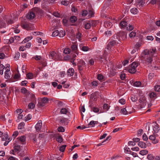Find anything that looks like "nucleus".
Segmentation results:
<instances>
[{
    "label": "nucleus",
    "instance_id": "5fc2aeb1",
    "mask_svg": "<svg viewBox=\"0 0 160 160\" xmlns=\"http://www.w3.org/2000/svg\"><path fill=\"white\" fill-rule=\"evenodd\" d=\"M61 4L65 6L68 5L69 4V2L67 0H64L61 2Z\"/></svg>",
    "mask_w": 160,
    "mask_h": 160
},
{
    "label": "nucleus",
    "instance_id": "79ce46f5",
    "mask_svg": "<svg viewBox=\"0 0 160 160\" xmlns=\"http://www.w3.org/2000/svg\"><path fill=\"white\" fill-rule=\"evenodd\" d=\"M20 56V53L19 52H16L14 56V58L15 59V60H18L19 58V56Z\"/></svg>",
    "mask_w": 160,
    "mask_h": 160
},
{
    "label": "nucleus",
    "instance_id": "6e6552de",
    "mask_svg": "<svg viewBox=\"0 0 160 160\" xmlns=\"http://www.w3.org/2000/svg\"><path fill=\"white\" fill-rule=\"evenodd\" d=\"M146 98L144 96H142L141 97L140 99L139 102L140 103L143 104V106H145L146 105Z\"/></svg>",
    "mask_w": 160,
    "mask_h": 160
},
{
    "label": "nucleus",
    "instance_id": "de8ad7c7",
    "mask_svg": "<svg viewBox=\"0 0 160 160\" xmlns=\"http://www.w3.org/2000/svg\"><path fill=\"white\" fill-rule=\"evenodd\" d=\"M57 105H58V107H64V104L62 102L58 101V102Z\"/></svg>",
    "mask_w": 160,
    "mask_h": 160
},
{
    "label": "nucleus",
    "instance_id": "37998d69",
    "mask_svg": "<svg viewBox=\"0 0 160 160\" xmlns=\"http://www.w3.org/2000/svg\"><path fill=\"white\" fill-rule=\"evenodd\" d=\"M35 106V105L32 102H30L28 105V107L30 109H33Z\"/></svg>",
    "mask_w": 160,
    "mask_h": 160
},
{
    "label": "nucleus",
    "instance_id": "b1692460",
    "mask_svg": "<svg viewBox=\"0 0 160 160\" xmlns=\"http://www.w3.org/2000/svg\"><path fill=\"white\" fill-rule=\"evenodd\" d=\"M77 20V18L75 16H72L70 18V21L72 23L75 22Z\"/></svg>",
    "mask_w": 160,
    "mask_h": 160
},
{
    "label": "nucleus",
    "instance_id": "4468645a",
    "mask_svg": "<svg viewBox=\"0 0 160 160\" xmlns=\"http://www.w3.org/2000/svg\"><path fill=\"white\" fill-rule=\"evenodd\" d=\"M35 16V13L32 12H30L27 16V18L29 19H33Z\"/></svg>",
    "mask_w": 160,
    "mask_h": 160
},
{
    "label": "nucleus",
    "instance_id": "58836bf2",
    "mask_svg": "<svg viewBox=\"0 0 160 160\" xmlns=\"http://www.w3.org/2000/svg\"><path fill=\"white\" fill-rule=\"evenodd\" d=\"M154 90L156 92H160V85H156L154 86Z\"/></svg>",
    "mask_w": 160,
    "mask_h": 160
},
{
    "label": "nucleus",
    "instance_id": "09e8293b",
    "mask_svg": "<svg viewBox=\"0 0 160 160\" xmlns=\"http://www.w3.org/2000/svg\"><path fill=\"white\" fill-rule=\"evenodd\" d=\"M57 141L59 142H61L62 141V138L61 136H58L56 138Z\"/></svg>",
    "mask_w": 160,
    "mask_h": 160
},
{
    "label": "nucleus",
    "instance_id": "6e6d98bb",
    "mask_svg": "<svg viewBox=\"0 0 160 160\" xmlns=\"http://www.w3.org/2000/svg\"><path fill=\"white\" fill-rule=\"evenodd\" d=\"M141 82L139 81H136L134 83V85L135 86L138 87L140 86Z\"/></svg>",
    "mask_w": 160,
    "mask_h": 160
},
{
    "label": "nucleus",
    "instance_id": "5701e85b",
    "mask_svg": "<svg viewBox=\"0 0 160 160\" xmlns=\"http://www.w3.org/2000/svg\"><path fill=\"white\" fill-rule=\"evenodd\" d=\"M17 139L23 142L25 141L26 137L24 136H22L19 137L17 138Z\"/></svg>",
    "mask_w": 160,
    "mask_h": 160
},
{
    "label": "nucleus",
    "instance_id": "774afa93",
    "mask_svg": "<svg viewBox=\"0 0 160 160\" xmlns=\"http://www.w3.org/2000/svg\"><path fill=\"white\" fill-rule=\"evenodd\" d=\"M28 83V81L26 80L22 81L21 83V85L22 86H26L27 84Z\"/></svg>",
    "mask_w": 160,
    "mask_h": 160
},
{
    "label": "nucleus",
    "instance_id": "f03ea898",
    "mask_svg": "<svg viewBox=\"0 0 160 160\" xmlns=\"http://www.w3.org/2000/svg\"><path fill=\"white\" fill-rule=\"evenodd\" d=\"M48 102V98L45 97L41 98L38 102L37 105L39 107H42L44 106Z\"/></svg>",
    "mask_w": 160,
    "mask_h": 160
},
{
    "label": "nucleus",
    "instance_id": "2eb2a0df",
    "mask_svg": "<svg viewBox=\"0 0 160 160\" xmlns=\"http://www.w3.org/2000/svg\"><path fill=\"white\" fill-rule=\"evenodd\" d=\"M89 107L91 108L92 110L95 113H98L99 112V108L96 107H92L91 105H90Z\"/></svg>",
    "mask_w": 160,
    "mask_h": 160
},
{
    "label": "nucleus",
    "instance_id": "f3484780",
    "mask_svg": "<svg viewBox=\"0 0 160 160\" xmlns=\"http://www.w3.org/2000/svg\"><path fill=\"white\" fill-rule=\"evenodd\" d=\"M149 52V55L152 57L156 52V49H152L148 50Z\"/></svg>",
    "mask_w": 160,
    "mask_h": 160
},
{
    "label": "nucleus",
    "instance_id": "a211bd4d",
    "mask_svg": "<svg viewBox=\"0 0 160 160\" xmlns=\"http://www.w3.org/2000/svg\"><path fill=\"white\" fill-rule=\"evenodd\" d=\"M138 6L139 7H142L145 4V1L143 0H139L138 2Z\"/></svg>",
    "mask_w": 160,
    "mask_h": 160
},
{
    "label": "nucleus",
    "instance_id": "aec40b11",
    "mask_svg": "<svg viewBox=\"0 0 160 160\" xmlns=\"http://www.w3.org/2000/svg\"><path fill=\"white\" fill-rule=\"evenodd\" d=\"M121 112L122 114L124 115H127L128 113L130 114L131 113V112H128L126 110L125 108H123L121 109Z\"/></svg>",
    "mask_w": 160,
    "mask_h": 160
},
{
    "label": "nucleus",
    "instance_id": "4c0bfd02",
    "mask_svg": "<svg viewBox=\"0 0 160 160\" xmlns=\"http://www.w3.org/2000/svg\"><path fill=\"white\" fill-rule=\"evenodd\" d=\"M59 35V31L58 30H56L53 31L52 34V37H56Z\"/></svg>",
    "mask_w": 160,
    "mask_h": 160
},
{
    "label": "nucleus",
    "instance_id": "9b49d317",
    "mask_svg": "<svg viewBox=\"0 0 160 160\" xmlns=\"http://www.w3.org/2000/svg\"><path fill=\"white\" fill-rule=\"evenodd\" d=\"M138 145L139 147L143 148H145L147 147L146 144L142 141L139 142L138 143Z\"/></svg>",
    "mask_w": 160,
    "mask_h": 160
},
{
    "label": "nucleus",
    "instance_id": "f8f14e48",
    "mask_svg": "<svg viewBox=\"0 0 160 160\" xmlns=\"http://www.w3.org/2000/svg\"><path fill=\"white\" fill-rule=\"evenodd\" d=\"M153 130L156 133L158 132L160 130L158 125L157 123H155V125L153 126Z\"/></svg>",
    "mask_w": 160,
    "mask_h": 160
},
{
    "label": "nucleus",
    "instance_id": "a19ab883",
    "mask_svg": "<svg viewBox=\"0 0 160 160\" xmlns=\"http://www.w3.org/2000/svg\"><path fill=\"white\" fill-rule=\"evenodd\" d=\"M71 50L69 48H66L63 51V53L65 54H68L70 53Z\"/></svg>",
    "mask_w": 160,
    "mask_h": 160
},
{
    "label": "nucleus",
    "instance_id": "f257e3e1",
    "mask_svg": "<svg viewBox=\"0 0 160 160\" xmlns=\"http://www.w3.org/2000/svg\"><path fill=\"white\" fill-rule=\"evenodd\" d=\"M138 66V63L133 62H132L130 66L128 67V70L129 72L131 73H135L136 71V68Z\"/></svg>",
    "mask_w": 160,
    "mask_h": 160
},
{
    "label": "nucleus",
    "instance_id": "20e7f679",
    "mask_svg": "<svg viewBox=\"0 0 160 160\" xmlns=\"http://www.w3.org/2000/svg\"><path fill=\"white\" fill-rule=\"evenodd\" d=\"M22 27L27 30H32L33 28V26L32 24L28 22H25L22 25Z\"/></svg>",
    "mask_w": 160,
    "mask_h": 160
},
{
    "label": "nucleus",
    "instance_id": "0e129e2a",
    "mask_svg": "<svg viewBox=\"0 0 160 160\" xmlns=\"http://www.w3.org/2000/svg\"><path fill=\"white\" fill-rule=\"evenodd\" d=\"M88 125L91 126V127H93L95 126V123L94 121H91L88 124Z\"/></svg>",
    "mask_w": 160,
    "mask_h": 160
},
{
    "label": "nucleus",
    "instance_id": "bb28decb",
    "mask_svg": "<svg viewBox=\"0 0 160 160\" xmlns=\"http://www.w3.org/2000/svg\"><path fill=\"white\" fill-rule=\"evenodd\" d=\"M32 38V37L31 36L28 37L24 39V40L22 41V43H25L29 40H31Z\"/></svg>",
    "mask_w": 160,
    "mask_h": 160
},
{
    "label": "nucleus",
    "instance_id": "c9c22d12",
    "mask_svg": "<svg viewBox=\"0 0 160 160\" xmlns=\"http://www.w3.org/2000/svg\"><path fill=\"white\" fill-rule=\"evenodd\" d=\"M76 38L78 39L79 41L81 40V38L82 36V33L79 32H78L76 34Z\"/></svg>",
    "mask_w": 160,
    "mask_h": 160
},
{
    "label": "nucleus",
    "instance_id": "bf43d9fd",
    "mask_svg": "<svg viewBox=\"0 0 160 160\" xmlns=\"http://www.w3.org/2000/svg\"><path fill=\"white\" fill-rule=\"evenodd\" d=\"M6 27V24L2 21L0 22V28H5Z\"/></svg>",
    "mask_w": 160,
    "mask_h": 160
},
{
    "label": "nucleus",
    "instance_id": "393cba45",
    "mask_svg": "<svg viewBox=\"0 0 160 160\" xmlns=\"http://www.w3.org/2000/svg\"><path fill=\"white\" fill-rule=\"evenodd\" d=\"M66 34L65 31L61 30L59 32L58 36L60 37H63L65 36Z\"/></svg>",
    "mask_w": 160,
    "mask_h": 160
},
{
    "label": "nucleus",
    "instance_id": "39448f33",
    "mask_svg": "<svg viewBox=\"0 0 160 160\" xmlns=\"http://www.w3.org/2000/svg\"><path fill=\"white\" fill-rule=\"evenodd\" d=\"M85 63L82 60H79L78 63V66L79 71H81L83 68V67L85 65Z\"/></svg>",
    "mask_w": 160,
    "mask_h": 160
},
{
    "label": "nucleus",
    "instance_id": "3c124183",
    "mask_svg": "<svg viewBox=\"0 0 160 160\" xmlns=\"http://www.w3.org/2000/svg\"><path fill=\"white\" fill-rule=\"evenodd\" d=\"M34 10L36 11H38V13L40 14H42L43 13V11L40 8H36L34 9Z\"/></svg>",
    "mask_w": 160,
    "mask_h": 160
},
{
    "label": "nucleus",
    "instance_id": "9d476101",
    "mask_svg": "<svg viewBox=\"0 0 160 160\" xmlns=\"http://www.w3.org/2000/svg\"><path fill=\"white\" fill-rule=\"evenodd\" d=\"M56 53L55 52L52 51L50 52L49 57L50 58L55 60L56 58Z\"/></svg>",
    "mask_w": 160,
    "mask_h": 160
},
{
    "label": "nucleus",
    "instance_id": "473e14b6",
    "mask_svg": "<svg viewBox=\"0 0 160 160\" xmlns=\"http://www.w3.org/2000/svg\"><path fill=\"white\" fill-rule=\"evenodd\" d=\"M130 11L132 13L136 14L138 13V11L136 8H133L131 9Z\"/></svg>",
    "mask_w": 160,
    "mask_h": 160
},
{
    "label": "nucleus",
    "instance_id": "13d9d810",
    "mask_svg": "<svg viewBox=\"0 0 160 160\" xmlns=\"http://www.w3.org/2000/svg\"><path fill=\"white\" fill-rule=\"evenodd\" d=\"M81 49L84 52L88 51L89 50V48L87 46H83L82 47Z\"/></svg>",
    "mask_w": 160,
    "mask_h": 160
},
{
    "label": "nucleus",
    "instance_id": "4be33fe9",
    "mask_svg": "<svg viewBox=\"0 0 160 160\" xmlns=\"http://www.w3.org/2000/svg\"><path fill=\"white\" fill-rule=\"evenodd\" d=\"M127 23L125 21H122L120 23V26L121 28H125L127 25Z\"/></svg>",
    "mask_w": 160,
    "mask_h": 160
},
{
    "label": "nucleus",
    "instance_id": "f704fd0d",
    "mask_svg": "<svg viewBox=\"0 0 160 160\" xmlns=\"http://www.w3.org/2000/svg\"><path fill=\"white\" fill-rule=\"evenodd\" d=\"M68 110L64 108H62L60 110V113L61 114H66L67 113Z\"/></svg>",
    "mask_w": 160,
    "mask_h": 160
},
{
    "label": "nucleus",
    "instance_id": "7c9ffc66",
    "mask_svg": "<svg viewBox=\"0 0 160 160\" xmlns=\"http://www.w3.org/2000/svg\"><path fill=\"white\" fill-rule=\"evenodd\" d=\"M109 107L107 103L104 104L103 106V109L105 110V112H107L108 110Z\"/></svg>",
    "mask_w": 160,
    "mask_h": 160
},
{
    "label": "nucleus",
    "instance_id": "a878e982",
    "mask_svg": "<svg viewBox=\"0 0 160 160\" xmlns=\"http://www.w3.org/2000/svg\"><path fill=\"white\" fill-rule=\"evenodd\" d=\"M131 99L132 102H135L137 101L138 100V98L137 96L134 95H132Z\"/></svg>",
    "mask_w": 160,
    "mask_h": 160
},
{
    "label": "nucleus",
    "instance_id": "603ef678",
    "mask_svg": "<svg viewBox=\"0 0 160 160\" xmlns=\"http://www.w3.org/2000/svg\"><path fill=\"white\" fill-rule=\"evenodd\" d=\"M32 117L31 115L30 114H28L27 116L25 118V121H27L29 120H30Z\"/></svg>",
    "mask_w": 160,
    "mask_h": 160
},
{
    "label": "nucleus",
    "instance_id": "423d86ee",
    "mask_svg": "<svg viewBox=\"0 0 160 160\" xmlns=\"http://www.w3.org/2000/svg\"><path fill=\"white\" fill-rule=\"evenodd\" d=\"M149 139L152 141V142L154 144H156L158 142L159 140L158 139H156L154 135H150L149 137Z\"/></svg>",
    "mask_w": 160,
    "mask_h": 160
},
{
    "label": "nucleus",
    "instance_id": "4d7b16f0",
    "mask_svg": "<svg viewBox=\"0 0 160 160\" xmlns=\"http://www.w3.org/2000/svg\"><path fill=\"white\" fill-rule=\"evenodd\" d=\"M119 102L122 105L125 104L126 102L125 100L123 98H122L119 100Z\"/></svg>",
    "mask_w": 160,
    "mask_h": 160
},
{
    "label": "nucleus",
    "instance_id": "6ab92c4d",
    "mask_svg": "<svg viewBox=\"0 0 160 160\" xmlns=\"http://www.w3.org/2000/svg\"><path fill=\"white\" fill-rule=\"evenodd\" d=\"M149 55L148 50L145 49L142 52V58L143 56H147Z\"/></svg>",
    "mask_w": 160,
    "mask_h": 160
},
{
    "label": "nucleus",
    "instance_id": "dca6fc26",
    "mask_svg": "<svg viewBox=\"0 0 160 160\" xmlns=\"http://www.w3.org/2000/svg\"><path fill=\"white\" fill-rule=\"evenodd\" d=\"M118 42V40L116 39L111 40L108 44V47L110 45L112 46H114L116 44L117 42Z\"/></svg>",
    "mask_w": 160,
    "mask_h": 160
},
{
    "label": "nucleus",
    "instance_id": "412c9836",
    "mask_svg": "<svg viewBox=\"0 0 160 160\" xmlns=\"http://www.w3.org/2000/svg\"><path fill=\"white\" fill-rule=\"evenodd\" d=\"M148 153V151L146 149H143L141 150L139 152V154L142 156L146 155Z\"/></svg>",
    "mask_w": 160,
    "mask_h": 160
},
{
    "label": "nucleus",
    "instance_id": "e433bc0d",
    "mask_svg": "<svg viewBox=\"0 0 160 160\" xmlns=\"http://www.w3.org/2000/svg\"><path fill=\"white\" fill-rule=\"evenodd\" d=\"M147 158L148 160H153L154 157L152 154H149L147 155Z\"/></svg>",
    "mask_w": 160,
    "mask_h": 160
},
{
    "label": "nucleus",
    "instance_id": "ddd939ff",
    "mask_svg": "<svg viewBox=\"0 0 160 160\" xmlns=\"http://www.w3.org/2000/svg\"><path fill=\"white\" fill-rule=\"evenodd\" d=\"M74 72V69L72 68H69L68 71L67 73L68 75L71 76L73 75Z\"/></svg>",
    "mask_w": 160,
    "mask_h": 160
},
{
    "label": "nucleus",
    "instance_id": "338daca9",
    "mask_svg": "<svg viewBox=\"0 0 160 160\" xmlns=\"http://www.w3.org/2000/svg\"><path fill=\"white\" fill-rule=\"evenodd\" d=\"M142 139L144 141H147L148 139V137L145 133H144L142 136Z\"/></svg>",
    "mask_w": 160,
    "mask_h": 160
},
{
    "label": "nucleus",
    "instance_id": "49530a36",
    "mask_svg": "<svg viewBox=\"0 0 160 160\" xmlns=\"http://www.w3.org/2000/svg\"><path fill=\"white\" fill-rule=\"evenodd\" d=\"M58 130L59 132H64L65 131V129L62 127H59L58 128Z\"/></svg>",
    "mask_w": 160,
    "mask_h": 160
},
{
    "label": "nucleus",
    "instance_id": "0eeeda50",
    "mask_svg": "<svg viewBox=\"0 0 160 160\" xmlns=\"http://www.w3.org/2000/svg\"><path fill=\"white\" fill-rule=\"evenodd\" d=\"M42 125V121L41 120L39 121L38 123L36 124L35 127L36 130L37 131H39L41 130Z\"/></svg>",
    "mask_w": 160,
    "mask_h": 160
},
{
    "label": "nucleus",
    "instance_id": "052dcab7",
    "mask_svg": "<svg viewBox=\"0 0 160 160\" xmlns=\"http://www.w3.org/2000/svg\"><path fill=\"white\" fill-rule=\"evenodd\" d=\"M159 0H151L150 2L149 3L153 5H154Z\"/></svg>",
    "mask_w": 160,
    "mask_h": 160
},
{
    "label": "nucleus",
    "instance_id": "1a4fd4ad",
    "mask_svg": "<svg viewBox=\"0 0 160 160\" xmlns=\"http://www.w3.org/2000/svg\"><path fill=\"white\" fill-rule=\"evenodd\" d=\"M60 122L62 124L67 125L68 123V120L65 118H62L60 119Z\"/></svg>",
    "mask_w": 160,
    "mask_h": 160
},
{
    "label": "nucleus",
    "instance_id": "680f3d73",
    "mask_svg": "<svg viewBox=\"0 0 160 160\" xmlns=\"http://www.w3.org/2000/svg\"><path fill=\"white\" fill-rule=\"evenodd\" d=\"M9 73L5 72V78L6 79H8L10 77V74Z\"/></svg>",
    "mask_w": 160,
    "mask_h": 160
},
{
    "label": "nucleus",
    "instance_id": "a18cd8bd",
    "mask_svg": "<svg viewBox=\"0 0 160 160\" xmlns=\"http://www.w3.org/2000/svg\"><path fill=\"white\" fill-rule=\"evenodd\" d=\"M66 147V145H63L61 146L59 149V150L61 152H64Z\"/></svg>",
    "mask_w": 160,
    "mask_h": 160
},
{
    "label": "nucleus",
    "instance_id": "c03bdc74",
    "mask_svg": "<svg viewBox=\"0 0 160 160\" xmlns=\"http://www.w3.org/2000/svg\"><path fill=\"white\" fill-rule=\"evenodd\" d=\"M4 68V66L2 64L1 65L0 67V74L1 75L3 74V70Z\"/></svg>",
    "mask_w": 160,
    "mask_h": 160
},
{
    "label": "nucleus",
    "instance_id": "e2e57ef3",
    "mask_svg": "<svg viewBox=\"0 0 160 160\" xmlns=\"http://www.w3.org/2000/svg\"><path fill=\"white\" fill-rule=\"evenodd\" d=\"M128 145L129 146H134L136 145V143L133 141H130L128 142Z\"/></svg>",
    "mask_w": 160,
    "mask_h": 160
},
{
    "label": "nucleus",
    "instance_id": "8fccbe9b",
    "mask_svg": "<svg viewBox=\"0 0 160 160\" xmlns=\"http://www.w3.org/2000/svg\"><path fill=\"white\" fill-rule=\"evenodd\" d=\"M136 34V32H131L129 34V36L130 38H132L135 37Z\"/></svg>",
    "mask_w": 160,
    "mask_h": 160
},
{
    "label": "nucleus",
    "instance_id": "2f4dec72",
    "mask_svg": "<svg viewBox=\"0 0 160 160\" xmlns=\"http://www.w3.org/2000/svg\"><path fill=\"white\" fill-rule=\"evenodd\" d=\"M14 149L15 151H19L20 149V146L17 145L16 143L14 144Z\"/></svg>",
    "mask_w": 160,
    "mask_h": 160
},
{
    "label": "nucleus",
    "instance_id": "7ed1b4c3",
    "mask_svg": "<svg viewBox=\"0 0 160 160\" xmlns=\"http://www.w3.org/2000/svg\"><path fill=\"white\" fill-rule=\"evenodd\" d=\"M142 60L144 61L146 64H148L151 63L153 61L152 57L150 55L143 56L142 58Z\"/></svg>",
    "mask_w": 160,
    "mask_h": 160
},
{
    "label": "nucleus",
    "instance_id": "c85d7f7f",
    "mask_svg": "<svg viewBox=\"0 0 160 160\" xmlns=\"http://www.w3.org/2000/svg\"><path fill=\"white\" fill-rule=\"evenodd\" d=\"M91 23L90 21L85 24L84 27L86 29H90L91 27Z\"/></svg>",
    "mask_w": 160,
    "mask_h": 160
},
{
    "label": "nucleus",
    "instance_id": "ea45409f",
    "mask_svg": "<svg viewBox=\"0 0 160 160\" xmlns=\"http://www.w3.org/2000/svg\"><path fill=\"white\" fill-rule=\"evenodd\" d=\"M149 96L151 98H155L157 97V94L155 92H153L150 93Z\"/></svg>",
    "mask_w": 160,
    "mask_h": 160
},
{
    "label": "nucleus",
    "instance_id": "69168bd1",
    "mask_svg": "<svg viewBox=\"0 0 160 160\" xmlns=\"http://www.w3.org/2000/svg\"><path fill=\"white\" fill-rule=\"evenodd\" d=\"M122 129V128L121 127L116 128L113 130V132H116L118 131H121Z\"/></svg>",
    "mask_w": 160,
    "mask_h": 160
},
{
    "label": "nucleus",
    "instance_id": "cd10ccee",
    "mask_svg": "<svg viewBox=\"0 0 160 160\" xmlns=\"http://www.w3.org/2000/svg\"><path fill=\"white\" fill-rule=\"evenodd\" d=\"M104 26L106 27L109 28L112 26V24L109 22H104Z\"/></svg>",
    "mask_w": 160,
    "mask_h": 160
},
{
    "label": "nucleus",
    "instance_id": "72a5a7b5",
    "mask_svg": "<svg viewBox=\"0 0 160 160\" xmlns=\"http://www.w3.org/2000/svg\"><path fill=\"white\" fill-rule=\"evenodd\" d=\"M26 76L28 79H30L33 78V75L32 73L29 72L26 75Z\"/></svg>",
    "mask_w": 160,
    "mask_h": 160
},
{
    "label": "nucleus",
    "instance_id": "864d4df0",
    "mask_svg": "<svg viewBox=\"0 0 160 160\" xmlns=\"http://www.w3.org/2000/svg\"><path fill=\"white\" fill-rule=\"evenodd\" d=\"M24 125V123L23 122L20 123L18 125V129H22Z\"/></svg>",
    "mask_w": 160,
    "mask_h": 160
},
{
    "label": "nucleus",
    "instance_id": "c756f323",
    "mask_svg": "<svg viewBox=\"0 0 160 160\" xmlns=\"http://www.w3.org/2000/svg\"><path fill=\"white\" fill-rule=\"evenodd\" d=\"M120 34H119V33H118L117 34H115L113 35V38L114 39H116L117 40H118V42L120 40V37L119 35Z\"/></svg>",
    "mask_w": 160,
    "mask_h": 160
}]
</instances>
